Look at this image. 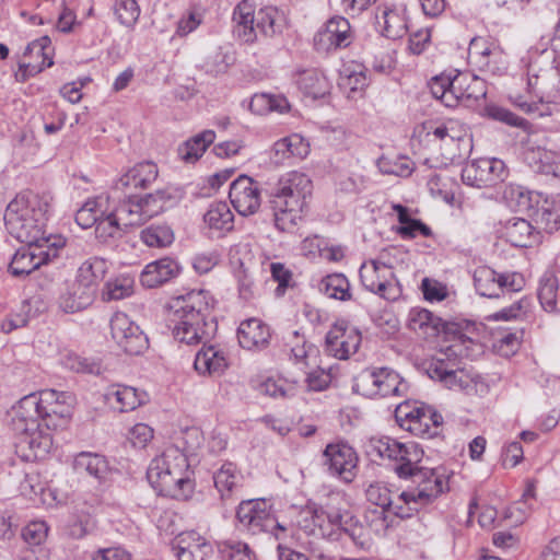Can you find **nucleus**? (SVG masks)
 Listing matches in <instances>:
<instances>
[{"instance_id":"f257e3e1","label":"nucleus","mask_w":560,"mask_h":560,"mask_svg":"<svg viewBox=\"0 0 560 560\" xmlns=\"http://www.w3.org/2000/svg\"><path fill=\"white\" fill-rule=\"evenodd\" d=\"M213 300L207 291H191L176 298L167 322L174 338L186 345L203 342L196 353L194 368L200 375H221L229 363L224 352L213 345L206 346L217 331V323L209 319Z\"/></svg>"},{"instance_id":"f03ea898","label":"nucleus","mask_w":560,"mask_h":560,"mask_svg":"<svg viewBox=\"0 0 560 560\" xmlns=\"http://www.w3.org/2000/svg\"><path fill=\"white\" fill-rule=\"evenodd\" d=\"M51 197L33 192L18 195L7 207L4 223L8 232L24 244L62 246L60 238L45 235V223Z\"/></svg>"},{"instance_id":"7ed1b4c3","label":"nucleus","mask_w":560,"mask_h":560,"mask_svg":"<svg viewBox=\"0 0 560 560\" xmlns=\"http://www.w3.org/2000/svg\"><path fill=\"white\" fill-rule=\"evenodd\" d=\"M188 468L186 454L179 447L172 445L151 462L147 477L159 494L185 500L194 491Z\"/></svg>"},{"instance_id":"20e7f679","label":"nucleus","mask_w":560,"mask_h":560,"mask_svg":"<svg viewBox=\"0 0 560 560\" xmlns=\"http://www.w3.org/2000/svg\"><path fill=\"white\" fill-rule=\"evenodd\" d=\"M371 453L382 459L393 462V469L400 479H411L418 486H423L432 478L441 483L444 491L445 480L434 469L422 468L419 464L423 457V450L415 442H399L389 436L373 439L370 442Z\"/></svg>"},{"instance_id":"39448f33","label":"nucleus","mask_w":560,"mask_h":560,"mask_svg":"<svg viewBox=\"0 0 560 560\" xmlns=\"http://www.w3.org/2000/svg\"><path fill=\"white\" fill-rule=\"evenodd\" d=\"M310 177L296 171L287 173L279 182L271 203L275 211V224L283 232H292L302 219L306 198L312 194Z\"/></svg>"},{"instance_id":"423d86ee","label":"nucleus","mask_w":560,"mask_h":560,"mask_svg":"<svg viewBox=\"0 0 560 560\" xmlns=\"http://www.w3.org/2000/svg\"><path fill=\"white\" fill-rule=\"evenodd\" d=\"M472 340L460 335L457 340L446 347L441 353L443 358L433 359L428 368V374L432 380L441 382L452 390L471 393L476 390L480 376L462 366L459 358L468 355L469 345Z\"/></svg>"},{"instance_id":"0eeeda50","label":"nucleus","mask_w":560,"mask_h":560,"mask_svg":"<svg viewBox=\"0 0 560 560\" xmlns=\"http://www.w3.org/2000/svg\"><path fill=\"white\" fill-rule=\"evenodd\" d=\"M441 493V483L434 478L423 486L402 491L396 500L392 499L390 490L380 482L370 485L365 491L368 501L375 508L389 510L392 515L400 518L411 517L413 513L433 502Z\"/></svg>"},{"instance_id":"6e6552de","label":"nucleus","mask_w":560,"mask_h":560,"mask_svg":"<svg viewBox=\"0 0 560 560\" xmlns=\"http://www.w3.org/2000/svg\"><path fill=\"white\" fill-rule=\"evenodd\" d=\"M183 190L167 186L143 196H129L120 201V218L127 224L142 225L152 218L177 205Z\"/></svg>"},{"instance_id":"1a4fd4ad","label":"nucleus","mask_w":560,"mask_h":560,"mask_svg":"<svg viewBox=\"0 0 560 560\" xmlns=\"http://www.w3.org/2000/svg\"><path fill=\"white\" fill-rule=\"evenodd\" d=\"M398 425L413 435L431 439L439 434L443 417L418 400H405L395 409Z\"/></svg>"},{"instance_id":"9d476101","label":"nucleus","mask_w":560,"mask_h":560,"mask_svg":"<svg viewBox=\"0 0 560 560\" xmlns=\"http://www.w3.org/2000/svg\"><path fill=\"white\" fill-rule=\"evenodd\" d=\"M408 388L398 373L388 368H366L355 377L353 389L362 396H402Z\"/></svg>"},{"instance_id":"9b49d317","label":"nucleus","mask_w":560,"mask_h":560,"mask_svg":"<svg viewBox=\"0 0 560 560\" xmlns=\"http://www.w3.org/2000/svg\"><path fill=\"white\" fill-rule=\"evenodd\" d=\"M362 285L370 292L387 301L399 298L401 289L396 280L394 268L381 259L364 261L359 270Z\"/></svg>"},{"instance_id":"f8f14e48","label":"nucleus","mask_w":560,"mask_h":560,"mask_svg":"<svg viewBox=\"0 0 560 560\" xmlns=\"http://www.w3.org/2000/svg\"><path fill=\"white\" fill-rule=\"evenodd\" d=\"M358 463L357 452L346 443L328 444L323 452V465L327 472L346 483L357 477Z\"/></svg>"},{"instance_id":"ddd939ff","label":"nucleus","mask_w":560,"mask_h":560,"mask_svg":"<svg viewBox=\"0 0 560 560\" xmlns=\"http://www.w3.org/2000/svg\"><path fill=\"white\" fill-rule=\"evenodd\" d=\"M112 337L128 354L139 355L149 347V339L125 313L117 312L110 319Z\"/></svg>"},{"instance_id":"4468645a","label":"nucleus","mask_w":560,"mask_h":560,"mask_svg":"<svg viewBox=\"0 0 560 560\" xmlns=\"http://www.w3.org/2000/svg\"><path fill=\"white\" fill-rule=\"evenodd\" d=\"M552 77L553 73L551 70H540L539 72H534L533 67H530L527 73V93L530 97V101L524 100V97L521 95L511 96V98L516 106L525 112H533L536 102H558L559 97L553 93Z\"/></svg>"},{"instance_id":"2eb2a0df","label":"nucleus","mask_w":560,"mask_h":560,"mask_svg":"<svg viewBox=\"0 0 560 560\" xmlns=\"http://www.w3.org/2000/svg\"><path fill=\"white\" fill-rule=\"evenodd\" d=\"M361 340L355 327L346 320H337L326 335L325 350L336 359L346 360L358 351Z\"/></svg>"},{"instance_id":"dca6fc26","label":"nucleus","mask_w":560,"mask_h":560,"mask_svg":"<svg viewBox=\"0 0 560 560\" xmlns=\"http://www.w3.org/2000/svg\"><path fill=\"white\" fill-rule=\"evenodd\" d=\"M469 63L481 72L500 74L505 70V60L501 49L487 38L474 37L468 47Z\"/></svg>"},{"instance_id":"f3484780","label":"nucleus","mask_w":560,"mask_h":560,"mask_svg":"<svg viewBox=\"0 0 560 560\" xmlns=\"http://www.w3.org/2000/svg\"><path fill=\"white\" fill-rule=\"evenodd\" d=\"M56 256L57 248L50 245L25 244L15 252L9 270L14 277H25Z\"/></svg>"},{"instance_id":"a211bd4d","label":"nucleus","mask_w":560,"mask_h":560,"mask_svg":"<svg viewBox=\"0 0 560 560\" xmlns=\"http://www.w3.org/2000/svg\"><path fill=\"white\" fill-rule=\"evenodd\" d=\"M376 25L388 39H399L408 32L407 8L404 4H382L376 9Z\"/></svg>"},{"instance_id":"6ab92c4d","label":"nucleus","mask_w":560,"mask_h":560,"mask_svg":"<svg viewBox=\"0 0 560 560\" xmlns=\"http://www.w3.org/2000/svg\"><path fill=\"white\" fill-rule=\"evenodd\" d=\"M317 50L329 51L331 49L346 48L352 42V33L349 21L343 16H332L327 21L314 38Z\"/></svg>"},{"instance_id":"aec40b11","label":"nucleus","mask_w":560,"mask_h":560,"mask_svg":"<svg viewBox=\"0 0 560 560\" xmlns=\"http://www.w3.org/2000/svg\"><path fill=\"white\" fill-rule=\"evenodd\" d=\"M44 390L24 396L14 408V425L21 432L43 427Z\"/></svg>"},{"instance_id":"412c9836","label":"nucleus","mask_w":560,"mask_h":560,"mask_svg":"<svg viewBox=\"0 0 560 560\" xmlns=\"http://www.w3.org/2000/svg\"><path fill=\"white\" fill-rule=\"evenodd\" d=\"M69 395L54 389L44 390L43 427L48 430L63 428L68 423L71 413L70 405L66 401Z\"/></svg>"},{"instance_id":"4be33fe9","label":"nucleus","mask_w":560,"mask_h":560,"mask_svg":"<svg viewBox=\"0 0 560 560\" xmlns=\"http://www.w3.org/2000/svg\"><path fill=\"white\" fill-rule=\"evenodd\" d=\"M178 560H215L213 546L196 532L183 534L174 548Z\"/></svg>"},{"instance_id":"5701e85b","label":"nucleus","mask_w":560,"mask_h":560,"mask_svg":"<svg viewBox=\"0 0 560 560\" xmlns=\"http://www.w3.org/2000/svg\"><path fill=\"white\" fill-rule=\"evenodd\" d=\"M96 293L77 279L67 281L59 296V306L65 313H77L89 307Z\"/></svg>"},{"instance_id":"b1692460","label":"nucleus","mask_w":560,"mask_h":560,"mask_svg":"<svg viewBox=\"0 0 560 560\" xmlns=\"http://www.w3.org/2000/svg\"><path fill=\"white\" fill-rule=\"evenodd\" d=\"M105 399L120 412H128L144 405L148 394L132 386L114 384L107 388Z\"/></svg>"},{"instance_id":"393cba45","label":"nucleus","mask_w":560,"mask_h":560,"mask_svg":"<svg viewBox=\"0 0 560 560\" xmlns=\"http://www.w3.org/2000/svg\"><path fill=\"white\" fill-rule=\"evenodd\" d=\"M180 272V266L176 260L164 257L148 264L141 272V283L147 288H156L172 279Z\"/></svg>"},{"instance_id":"a878e982","label":"nucleus","mask_w":560,"mask_h":560,"mask_svg":"<svg viewBox=\"0 0 560 560\" xmlns=\"http://www.w3.org/2000/svg\"><path fill=\"white\" fill-rule=\"evenodd\" d=\"M453 93L456 96V105L465 102L479 101L487 95L485 80L469 72L457 71L453 75Z\"/></svg>"},{"instance_id":"bb28decb","label":"nucleus","mask_w":560,"mask_h":560,"mask_svg":"<svg viewBox=\"0 0 560 560\" xmlns=\"http://www.w3.org/2000/svg\"><path fill=\"white\" fill-rule=\"evenodd\" d=\"M51 52V40L48 36H42L38 39L31 42L26 46L24 55L31 57H42V65H20V71L16 73V79L22 82L26 81L28 77L40 72L45 67H51L54 63Z\"/></svg>"},{"instance_id":"cd10ccee","label":"nucleus","mask_w":560,"mask_h":560,"mask_svg":"<svg viewBox=\"0 0 560 560\" xmlns=\"http://www.w3.org/2000/svg\"><path fill=\"white\" fill-rule=\"evenodd\" d=\"M279 11L275 7H265L255 13L250 20V27H247V43H254L261 37H272L278 31Z\"/></svg>"},{"instance_id":"c85d7f7f","label":"nucleus","mask_w":560,"mask_h":560,"mask_svg":"<svg viewBox=\"0 0 560 560\" xmlns=\"http://www.w3.org/2000/svg\"><path fill=\"white\" fill-rule=\"evenodd\" d=\"M293 80L300 91L313 98L324 97L329 90L326 77L314 68L296 70Z\"/></svg>"},{"instance_id":"c756f323","label":"nucleus","mask_w":560,"mask_h":560,"mask_svg":"<svg viewBox=\"0 0 560 560\" xmlns=\"http://www.w3.org/2000/svg\"><path fill=\"white\" fill-rule=\"evenodd\" d=\"M159 170L153 162H141L129 168L120 178L122 187L147 189L158 178Z\"/></svg>"},{"instance_id":"7c9ffc66","label":"nucleus","mask_w":560,"mask_h":560,"mask_svg":"<svg viewBox=\"0 0 560 560\" xmlns=\"http://www.w3.org/2000/svg\"><path fill=\"white\" fill-rule=\"evenodd\" d=\"M74 468L79 472H86L100 483L107 481L110 474L106 458L100 454L82 452L74 458Z\"/></svg>"},{"instance_id":"2f4dec72","label":"nucleus","mask_w":560,"mask_h":560,"mask_svg":"<svg viewBox=\"0 0 560 560\" xmlns=\"http://www.w3.org/2000/svg\"><path fill=\"white\" fill-rule=\"evenodd\" d=\"M314 527L304 525L313 535H319L332 539L336 535V523L340 522V512L337 510L326 511L323 508H314L310 511Z\"/></svg>"},{"instance_id":"473e14b6","label":"nucleus","mask_w":560,"mask_h":560,"mask_svg":"<svg viewBox=\"0 0 560 560\" xmlns=\"http://www.w3.org/2000/svg\"><path fill=\"white\" fill-rule=\"evenodd\" d=\"M107 268V261L105 259L91 257L81 264L74 279L86 284V287L89 285V288L96 293L100 283L105 278Z\"/></svg>"},{"instance_id":"72a5a7b5","label":"nucleus","mask_w":560,"mask_h":560,"mask_svg":"<svg viewBox=\"0 0 560 560\" xmlns=\"http://www.w3.org/2000/svg\"><path fill=\"white\" fill-rule=\"evenodd\" d=\"M215 140L213 130H203L178 147V155L186 163H195Z\"/></svg>"},{"instance_id":"f704fd0d","label":"nucleus","mask_w":560,"mask_h":560,"mask_svg":"<svg viewBox=\"0 0 560 560\" xmlns=\"http://www.w3.org/2000/svg\"><path fill=\"white\" fill-rule=\"evenodd\" d=\"M504 236L515 247H529L536 238L532 224L522 218H512L506 221Z\"/></svg>"},{"instance_id":"c9c22d12","label":"nucleus","mask_w":560,"mask_h":560,"mask_svg":"<svg viewBox=\"0 0 560 560\" xmlns=\"http://www.w3.org/2000/svg\"><path fill=\"white\" fill-rule=\"evenodd\" d=\"M120 202L110 211H106L105 215L94 224L96 237L101 242H107L109 238L116 237L121 231V226H135L127 224L119 214Z\"/></svg>"},{"instance_id":"e433bc0d","label":"nucleus","mask_w":560,"mask_h":560,"mask_svg":"<svg viewBox=\"0 0 560 560\" xmlns=\"http://www.w3.org/2000/svg\"><path fill=\"white\" fill-rule=\"evenodd\" d=\"M108 202V198L98 196L95 198L88 199L83 206L75 213V222L82 229L92 228L101 217L105 215L107 208L105 207Z\"/></svg>"},{"instance_id":"4c0bfd02","label":"nucleus","mask_w":560,"mask_h":560,"mask_svg":"<svg viewBox=\"0 0 560 560\" xmlns=\"http://www.w3.org/2000/svg\"><path fill=\"white\" fill-rule=\"evenodd\" d=\"M318 289L329 299L343 302L352 299L350 282L342 273L327 275L319 281Z\"/></svg>"},{"instance_id":"58836bf2","label":"nucleus","mask_w":560,"mask_h":560,"mask_svg":"<svg viewBox=\"0 0 560 560\" xmlns=\"http://www.w3.org/2000/svg\"><path fill=\"white\" fill-rule=\"evenodd\" d=\"M210 230L230 232L234 226V215L226 202H214L203 215Z\"/></svg>"},{"instance_id":"ea45409f","label":"nucleus","mask_w":560,"mask_h":560,"mask_svg":"<svg viewBox=\"0 0 560 560\" xmlns=\"http://www.w3.org/2000/svg\"><path fill=\"white\" fill-rule=\"evenodd\" d=\"M247 525L250 528L269 530V525H272L275 520L270 513L271 504L266 499H250L247 500Z\"/></svg>"},{"instance_id":"a19ab883","label":"nucleus","mask_w":560,"mask_h":560,"mask_svg":"<svg viewBox=\"0 0 560 560\" xmlns=\"http://www.w3.org/2000/svg\"><path fill=\"white\" fill-rule=\"evenodd\" d=\"M140 240L149 247L166 248L173 244L175 233L166 223L151 224L140 232Z\"/></svg>"},{"instance_id":"79ce46f5","label":"nucleus","mask_w":560,"mask_h":560,"mask_svg":"<svg viewBox=\"0 0 560 560\" xmlns=\"http://www.w3.org/2000/svg\"><path fill=\"white\" fill-rule=\"evenodd\" d=\"M271 340L270 327L259 318H247V350L261 351Z\"/></svg>"},{"instance_id":"37998d69","label":"nucleus","mask_w":560,"mask_h":560,"mask_svg":"<svg viewBox=\"0 0 560 560\" xmlns=\"http://www.w3.org/2000/svg\"><path fill=\"white\" fill-rule=\"evenodd\" d=\"M474 283L477 292L487 298H499L500 273L490 268H480L475 272Z\"/></svg>"},{"instance_id":"c03bdc74","label":"nucleus","mask_w":560,"mask_h":560,"mask_svg":"<svg viewBox=\"0 0 560 560\" xmlns=\"http://www.w3.org/2000/svg\"><path fill=\"white\" fill-rule=\"evenodd\" d=\"M432 135L441 141L448 139L450 141H457L464 143L467 148H471V138L467 129L457 120L448 119L444 121L433 129Z\"/></svg>"},{"instance_id":"a18cd8bd","label":"nucleus","mask_w":560,"mask_h":560,"mask_svg":"<svg viewBox=\"0 0 560 560\" xmlns=\"http://www.w3.org/2000/svg\"><path fill=\"white\" fill-rule=\"evenodd\" d=\"M488 172V159H478L467 163L462 170V179L465 184L472 187L490 186Z\"/></svg>"},{"instance_id":"49530a36","label":"nucleus","mask_w":560,"mask_h":560,"mask_svg":"<svg viewBox=\"0 0 560 560\" xmlns=\"http://www.w3.org/2000/svg\"><path fill=\"white\" fill-rule=\"evenodd\" d=\"M558 289L559 283L556 276L552 273H545L541 277L538 288V300L546 312H557Z\"/></svg>"},{"instance_id":"de8ad7c7","label":"nucleus","mask_w":560,"mask_h":560,"mask_svg":"<svg viewBox=\"0 0 560 560\" xmlns=\"http://www.w3.org/2000/svg\"><path fill=\"white\" fill-rule=\"evenodd\" d=\"M242 479L243 476L232 463L224 464L213 476L214 485L222 498L229 497Z\"/></svg>"},{"instance_id":"09e8293b","label":"nucleus","mask_w":560,"mask_h":560,"mask_svg":"<svg viewBox=\"0 0 560 560\" xmlns=\"http://www.w3.org/2000/svg\"><path fill=\"white\" fill-rule=\"evenodd\" d=\"M432 95L440 100L446 107L456 106V96L453 93V75L440 74L431 79L429 83Z\"/></svg>"},{"instance_id":"8fccbe9b","label":"nucleus","mask_w":560,"mask_h":560,"mask_svg":"<svg viewBox=\"0 0 560 560\" xmlns=\"http://www.w3.org/2000/svg\"><path fill=\"white\" fill-rule=\"evenodd\" d=\"M389 514H392L389 510L382 508H373L365 511L364 522L371 535L382 536L386 533L390 526Z\"/></svg>"},{"instance_id":"3c124183","label":"nucleus","mask_w":560,"mask_h":560,"mask_svg":"<svg viewBox=\"0 0 560 560\" xmlns=\"http://www.w3.org/2000/svg\"><path fill=\"white\" fill-rule=\"evenodd\" d=\"M532 299L528 296H523L520 300L512 303L510 306L504 307L492 315L489 316V319L492 320H512L520 319L526 317L532 308Z\"/></svg>"},{"instance_id":"603ef678","label":"nucleus","mask_w":560,"mask_h":560,"mask_svg":"<svg viewBox=\"0 0 560 560\" xmlns=\"http://www.w3.org/2000/svg\"><path fill=\"white\" fill-rule=\"evenodd\" d=\"M369 84L363 66L357 65L353 70L350 68L345 69L343 75L341 77L340 85L348 89L350 92H361Z\"/></svg>"},{"instance_id":"864d4df0","label":"nucleus","mask_w":560,"mask_h":560,"mask_svg":"<svg viewBox=\"0 0 560 560\" xmlns=\"http://www.w3.org/2000/svg\"><path fill=\"white\" fill-rule=\"evenodd\" d=\"M252 386L259 394L273 398L288 397L290 392V389L285 387L284 381L273 380L272 377H267L264 381L252 380Z\"/></svg>"},{"instance_id":"5fc2aeb1","label":"nucleus","mask_w":560,"mask_h":560,"mask_svg":"<svg viewBox=\"0 0 560 560\" xmlns=\"http://www.w3.org/2000/svg\"><path fill=\"white\" fill-rule=\"evenodd\" d=\"M23 433V442L27 443L30 448L35 452V456H43L48 453L52 445V439L49 433L42 431V427Z\"/></svg>"},{"instance_id":"6e6d98bb","label":"nucleus","mask_w":560,"mask_h":560,"mask_svg":"<svg viewBox=\"0 0 560 560\" xmlns=\"http://www.w3.org/2000/svg\"><path fill=\"white\" fill-rule=\"evenodd\" d=\"M115 13L122 25L133 27L139 19L140 8L136 0H117Z\"/></svg>"},{"instance_id":"4d7b16f0","label":"nucleus","mask_w":560,"mask_h":560,"mask_svg":"<svg viewBox=\"0 0 560 560\" xmlns=\"http://www.w3.org/2000/svg\"><path fill=\"white\" fill-rule=\"evenodd\" d=\"M378 165L383 173L400 177H408L413 171V162L406 156L397 158L394 161L381 159Z\"/></svg>"},{"instance_id":"13d9d810","label":"nucleus","mask_w":560,"mask_h":560,"mask_svg":"<svg viewBox=\"0 0 560 560\" xmlns=\"http://www.w3.org/2000/svg\"><path fill=\"white\" fill-rule=\"evenodd\" d=\"M132 293V280L129 278H116L113 281H108L103 291V299L120 300L129 296Z\"/></svg>"},{"instance_id":"bf43d9fd","label":"nucleus","mask_w":560,"mask_h":560,"mask_svg":"<svg viewBox=\"0 0 560 560\" xmlns=\"http://www.w3.org/2000/svg\"><path fill=\"white\" fill-rule=\"evenodd\" d=\"M434 316L424 308H411L408 315V327L416 332L427 334L429 327H435Z\"/></svg>"},{"instance_id":"052dcab7","label":"nucleus","mask_w":560,"mask_h":560,"mask_svg":"<svg viewBox=\"0 0 560 560\" xmlns=\"http://www.w3.org/2000/svg\"><path fill=\"white\" fill-rule=\"evenodd\" d=\"M47 534L48 526L43 521L31 522L22 532L24 540L33 547L40 546V544L46 539Z\"/></svg>"},{"instance_id":"680f3d73","label":"nucleus","mask_w":560,"mask_h":560,"mask_svg":"<svg viewBox=\"0 0 560 560\" xmlns=\"http://www.w3.org/2000/svg\"><path fill=\"white\" fill-rule=\"evenodd\" d=\"M63 365L78 373L95 374L100 372V365L75 353H69L63 358Z\"/></svg>"},{"instance_id":"e2e57ef3","label":"nucleus","mask_w":560,"mask_h":560,"mask_svg":"<svg viewBox=\"0 0 560 560\" xmlns=\"http://www.w3.org/2000/svg\"><path fill=\"white\" fill-rule=\"evenodd\" d=\"M487 114L490 118L513 127H525L527 124L525 119L501 106H489L487 108Z\"/></svg>"},{"instance_id":"0e129e2a","label":"nucleus","mask_w":560,"mask_h":560,"mask_svg":"<svg viewBox=\"0 0 560 560\" xmlns=\"http://www.w3.org/2000/svg\"><path fill=\"white\" fill-rule=\"evenodd\" d=\"M535 221L546 232L552 233L553 231L558 230L560 214L552 210L550 207L542 206L536 210Z\"/></svg>"},{"instance_id":"69168bd1","label":"nucleus","mask_w":560,"mask_h":560,"mask_svg":"<svg viewBox=\"0 0 560 560\" xmlns=\"http://www.w3.org/2000/svg\"><path fill=\"white\" fill-rule=\"evenodd\" d=\"M428 188L432 196L441 198L446 203H453L455 195L452 189L447 188V183L440 175L433 174L430 176Z\"/></svg>"},{"instance_id":"338daca9","label":"nucleus","mask_w":560,"mask_h":560,"mask_svg":"<svg viewBox=\"0 0 560 560\" xmlns=\"http://www.w3.org/2000/svg\"><path fill=\"white\" fill-rule=\"evenodd\" d=\"M245 252L242 244L234 245L229 252L230 266L238 281L240 290L243 287V280L245 278L244 267Z\"/></svg>"},{"instance_id":"774afa93","label":"nucleus","mask_w":560,"mask_h":560,"mask_svg":"<svg viewBox=\"0 0 560 560\" xmlns=\"http://www.w3.org/2000/svg\"><path fill=\"white\" fill-rule=\"evenodd\" d=\"M423 296L430 302H440L447 296V290L444 284L436 280L424 278L421 283Z\"/></svg>"}]
</instances>
